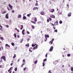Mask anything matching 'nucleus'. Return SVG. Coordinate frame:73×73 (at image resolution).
<instances>
[{
    "instance_id": "obj_60",
    "label": "nucleus",
    "mask_w": 73,
    "mask_h": 73,
    "mask_svg": "<svg viewBox=\"0 0 73 73\" xmlns=\"http://www.w3.org/2000/svg\"><path fill=\"white\" fill-rule=\"evenodd\" d=\"M2 62V61H0V64H1Z\"/></svg>"
},
{
    "instance_id": "obj_33",
    "label": "nucleus",
    "mask_w": 73,
    "mask_h": 73,
    "mask_svg": "<svg viewBox=\"0 0 73 73\" xmlns=\"http://www.w3.org/2000/svg\"><path fill=\"white\" fill-rule=\"evenodd\" d=\"M30 49V48H29V52H32V51Z\"/></svg>"
},
{
    "instance_id": "obj_11",
    "label": "nucleus",
    "mask_w": 73,
    "mask_h": 73,
    "mask_svg": "<svg viewBox=\"0 0 73 73\" xmlns=\"http://www.w3.org/2000/svg\"><path fill=\"white\" fill-rule=\"evenodd\" d=\"M8 6L9 7H10V8H12V7H13V6H11V4L10 3L9 4Z\"/></svg>"
},
{
    "instance_id": "obj_22",
    "label": "nucleus",
    "mask_w": 73,
    "mask_h": 73,
    "mask_svg": "<svg viewBox=\"0 0 73 73\" xmlns=\"http://www.w3.org/2000/svg\"><path fill=\"white\" fill-rule=\"evenodd\" d=\"M11 45H12V46H15V44L13 42H12L11 43Z\"/></svg>"
},
{
    "instance_id": "obj_64",
    "label": "nucleus",
    "mask_w": 73,
    "mask_h": 73,
    "mask_svg": "<svg viewBox=\"0 0 73 73\" xmlns=\"http://www.w3.org/2000/svg\"><path fill=\"white\" fill-rule=\"evenodd\" d=\"M56 23H58V21H56Z\"/></svg>"
},
{
    "instance_id": "obj_34",
    "label": "nucleus",
    "mask_w": 73,
    "mask_h": 73,
    "mask_svg": "<svg viewBox=\"0 0 73 73\" xmlns=\"http://www.w3.org/2000/svg\"><path fill=\"white\" fill-rule=\"evenodd\" d=\"M47 23H49V20L48 19H47Z\"/></svg>"
},
{
    "instance_id": "obj_27",
    "label": "nucleus",
    "mask_w": 73,
    "mask_h": 73,
    "mask_svg": "<svg viewBox=\"0 0 73 73\" xmlns=\"http://www.w3.org/2000/svg\"><path fill=\"white\" fill-rule=\"evenodd\" d=\"M15 70L16 71H17V68H15Z\"/></svg>"
},
{
    "instance_id": "obj_14",
    "label": "nucleus",
    "mask_w": 73,
    "mask_h": 73,
    "mask_svg": "<svg viewBox=\"0 0 73 73\" xmlns=\"http://www.w3.org/2000/svg\"><path fill=\"white\" fill-rule=\"evenodd\" d=\"M27 19V17L25 16H24L23 17V20H25Z\"/></svg>"
},
{
    "instance_id": "obj_42",
    "label": "nucleus",
    "mask_w": 73,
    "mask_h": 73,
    "mask_svg": "<svg viewBox=\"0 0 73 73\" xmlns=\"http://www.w3.org/2000/svg\"><path fill=\"white\" fill-rule=\"evenodd\" d=\"M6 27H7V28H9V26L8 25H6Z\"/></svg>"
},
{
    "instance_id": "obj_58",
    "label": "nucleus",
    "mask_w": 73,
    "mask_h": 73,
    "mask_svg": "<svg viewBox=\"0 0 73 73\" xmlns=\"http://www.w3.org/2000/svg\"><path fill=\"white\" fill-rule=\"evenodd\" d=\"M1 48L2 50H3V46H1Z\"/></svg>"
},
{
    "instance_id": "obj_8",
    "label": "nucleus",
    "mask_w": 73,
    "mask_h": 73,
    "mask_svg": "<svg viewBox=\"0 0 73 73\" xmlns=\"http://www.w3.org/2000/svg\"><path fill=\"white\" fill-rule=\"evenodd\" d=\"M21 15L19 14L18 17V19H20V18H21Z\"/></svg>"
},
{
    "instance_id": "obj_37",
    "label": "nucleus",
    "mask_w": 73,
    "mask_h": 73,
    "mask_svg": "<svg viewBox=\"0 0 73 73\" xmlns=\"http://www.w3.org/2000/svg\"><path fill=\"white\" fill-rule=\"evenodd\" d=\"M16 57V56H14L13 57V58H15V57Z\"/></svg>"
},
{
    "instance_id": "obj_53",
    "label": "nucleus",
    "mask_w": 73,
    "mask_h": 73,
    "mask_svg": "<svg viewBox=\"0 0 73 73\" xmlns=\"http://www.w3.org/2000/svg\"><path fill=\"white\" fill-rule=\"evenodd\" d=\"M12 67H11V68L9 69L10 70H11L12 69Z\"/></svg>"
},
{
    "instance_id": "obj_47",
    "label": "nucleus",
    "mask_w": 73,
    "mask_h": 73,
    "mask_svg": "<svg viewBox=\"0 0 73 73\" xmlns=\"http://www.w3.org/2000/svg\"><path fill=\"white\" fill-rule=\"evenodd\" d=\"M8 71L9 72H10V71H11V70H10V69H9V70H8Z\"/></svg>"
},
{
    "instance_id": "obj_62",
    "label": "nucleus",
    "mask_w": 73,
    "mask_h": 73,
    "mask_svg": "<svg viewBox=\"0 0 73 73\" xmlns=\"http://www.w3.org/2000/svg\"><path fill=\"white\" fill-rule=\"evenodd\" d=\"M24 65V64H22L21 65V67H23V65Z\"/></svg>"
},
{
    "instance_id": "obj_38",
    "label": "nucleus",
    "mask_w": 73,
    "mask_h": 73,
    "mask_svg": "<svg viewBox=\"0 0 73 73\" xmlns=\"http://www.w3.org/2000/svg\"><path fill=\"white\" fill-rule=\"evenodd\" d=\"M27 16L28 17H29L30 16V15L29 14L27 15Z\"/></svg>"
},
{
    "instance_id": "obj_10",
    "label": "nucleus",
    "mask_w": 73,
    "mask_h": 73,
    "mask_svg": "<svg viewBox=\"0 0 73 73\" xmlns=\"http://www.w3.org/2000/svg\"><path fill=\"white\" fill-rule=\"evenodd\" d=\"M40 14L41 15H44V12L43 11H42L40 12Z\"/></svg>"
},
{
    "instance_id": "obj_12",
    "label": "nucleus",
    "mask_w": 73,
    "mask_h": 73,
    "mask_svg": "<svg viewBox=\"0 0 73 73\" xmlns=\"http://www.w3.org/2000/svg\"><path fill=\"white\" fill-rule=\"evenodd\" d=\"M25 31V30L23 29V31H22V34L23 35H24V31Z\"/></svg>"
},
{
    "instance_id": "obj_50",
    "label": "nucleus",
    "mask_w": 73,
    "mask_h": 73,
    "mask_svg": "<svg viewBox=\"0 0 73 73\" xmlns=\"http://www.w3.org/2000/svg\"><path fill=\"white\" fill-rule=\"evenodd\" d=\"M23 62H25V60L24 59L23 60Z\"/></svg>"
},
{
    "instance_id": "obj_6",
    "label": "nucleus",
    "mask_w": 73,
    "mask_h": 73,
    "mask_svg": "<svg viewBox=\"0 0 73 73\" xmlns=\"http://www.w3.org/2000/svg\"><path fill=\"white\" fill-rule=\"evenodd\" d=\"M72 15V13H69L68 14V17H70V16H71V15Z\"/></svg>"
},
{
    "instance_id": "obj_19",
    "label": "nucleus",
    "mask_w": 73,
    "mask_h": 73,
    "mask_svg": "<svg viewBox=\"0 0 73 73\" xmlns=\"http://www.w3.org/2000/svg\"><path fill=\"white\" fill-rule=\"evenodd\" d=\"M47 56H48V53H47L45 55V57L46 58H47Z\"/></svg>"
},
{
    "instance_id": "obj_54",
    "label": "nucleus",
    "mask_w": 73,
    "mask_h": 73,
    "mask_svg": "<svg viewBox=\"0 0 73 73\" xmlns=\"http://www.w3.org/2000/svg\"><path fill=\"white\" fill-rule=\"evenodd\" d=\"M17 37H18V38H19L20 37V36H19V35H17Z\"/></svg>"
},
{
    "instance_id": "obj_21",
    "label": "nucleus",
    "mask_w": 73,
    "mask_h": 73,
    "mask_svg": "<svg viewBox=\"0 0 73 73\" xmlns=\"http://www.w3.org/2000/svg\"><path fill=\"white\" fill-rule=\"evenodd\" d=\"M37 62V60H36V61L35 62L34 64H36Z\"/></svg>"
},
{
    "instance_id": "obj_41",
    "label": "nucleus",
    "mask_w": 73,
    "mask_h": 73,
    "mask_svg": "<svg viewBox=\"0 0 73 73\" xmlns=\"http://www.w3.org/2000/svg\"><path fill=\"white\" fill-rule=\"evenodd\" d=\"M29 40H30V38H29L27 39V41H29Z\"/></svg>"
},
{
    "instance_id": "obj_48",
    "label": "nucleus",
    "mask_w": 73,
    "mask_h": 73,
    "mask_svg": "<svg viewBox=\"0 0 73 73\" xmlns=\"http://www.w3.org/2000/svg\"><path fill=\"white\" fill-rule=\"evenodd\" d=\"M49 73H52V72H51V71H50V70H49Z\"/></svg>"
},
{
    "instance_id": "obj_56",
    "label": "nucleus",
    "mask_w": 73,
    "mask_h": 73,
    "mask_svg": "<svg viewBox=\"0 0 73 73\" xmlns=\"http://www.w3.org/2000/svg\"><path fill=\"white\" fill-rule=\"evenodd\" d=\"M20 61V59H19L17 61V62Z\"/></svg>"
},
{
    "instance_id": "obj_23",
    "label": "nucleus",
    "mask_w": 73,
    "mask_h": 73,
    "mask_svg": "<svg viewBox=\"0 0 73 73\" xmlns=\"http://www.w3.org/2000/svg\"><path fill=\"white\" fill-rule=\"evenodd\" d=\"M59 23L60 24H62V21H59Z\"/></svg>"
},
{
    "instance_id": "obj_15",
    "label": "nucleus",
    "mask_w": 73,
    "mask_h": 73,
    "mask_svg": "<svg viewBox=\"0 0 73 73\" xmlns=\"http://www.w3.org/2000/svg\"><path fill=\"white\" fill-rule=\"evenodd\" d=\"M34 21H35V22H36L37 21V18L36 17H35V18H34Z\"/></svg>"
},
{
    "instance_id": "obj_63",
    "label": "nucleus",
    "mask_w": 73,
    "mask_h": 73,
    "mask_svg": "<svg viewBox=\"0 0 73 73\" xmlns=\"http://www.w3.org/2000/svg\"><path fill=\"white\" fill-rule=\"evenodd\" d=\"M53 28L54 29H56V28H55V27H53Z\"/></svg>"
},
{
    "instance_id": "obj_57",
    "label": "nucleus",
    "mask_w": 73,
    "mask_h": 73,
    "mask_svg": "<svg viewBox=\"0 0 73 73\" xmlns=\"http://www.w3.org/2000/svg\"><path fill=\"white\" fill-rule=\"evenodd\" d=\"M15 30H16V31H17V28H15Z\"/></svg>"
},
{
    "instance_id": "obj_7",
    "label": "nucleus",
    "mask_w": 73,
    "mask_h": 73,
    "mask_svg": "<svg viewBox=\"0 0 73 73\" xmlns=\"http://www.w3.org/2000/svg\"><path fill=\"white\" fill-rule=\"evenodd\" d=\"M49 35H47L46 34H45V38H49Z\"/></svg>"
},
{
    "instance_id": "obj_9",
    "label": "nucleus",
    "mask_w": 73,
    "mask_h": 73,
    "mask_svg": "<svg viewBox=\"0 0 73 73\" xmlns=\"http://www.w3.org/2000/svg\"><path fill=\"white\" fill-rule=\"evenodd\" d=\"M50 17H51V18H55V16L53 15H52V16H50Z\"/></svg>"
},
{
    "instance_id": "obj_49",
    "label": "nucleus",
    "mask_w": 73,
    "mask_h": 73,
    "mask_svg": "<svg viewBox=\"0 0 73 73\" xmlns=\"http://www.w3.org/2000/svg\"><path fill=\"white\" fill-rule=\"evenodd\" d=\"M67 7H68V8H69V5L67 4Z\"/></svg>"
},
{
    "instance_id": "obj_2",
    "label": "nucleus",
    "mask_w": 73,
    "mask_h": 73,
    "mask_svg": "<svg viewBox=\"0 0 73 73\" xmlns=\"http://www.w3.org/2000/svg\"><path fill=\"white\" fill-rule=\"evenodd\" d=\"M53 46H52L50 47L49 51H50V52H52L53 50Z\"/></svg>"
},
{
    "instance_id": "obj_52",
    "label": "nucleus",
    "mask_w": 73,
    "mask_h": 73,
    "mask_svg": "<svg viewBox=\"0 0 73 73\" xmlns=\"http://www.w3.org/2000/svg\"><path fill=\"white\" fill-rule=\"evenodd\" d=\"M1 67H2V66L1 65H0V68H1Z\"/></svg>"
},
{
    "instance_id": "obj_25",
    "label": "nucleus",
    "mask_w": 73,
    "mask_h": 73,
    "mask_svg": "<svg viewBox=\"0 0 73 73\" xmlns=\"http://www.w3.org/2000/svg\"><path fill=\"white\" fill-rule=\"evenodd\" d=\"M31 23H33V24H36V22H35V21H32Z\"/></svg>"
},
{
    "instance_id": "obj_45",
    "label": "nucleus",
    "mask_w": 73,
    "mask_h": 73,
    "mask_svg": "<svg viewBox=\"0 0 73 73\" xmlns=\"http://www.w3.org/2000/svg\"><path fill=\"white\" fill-rule=\"evenodd\" d=\"M17 31L18 32H20V31H19V29H17Z\"/></svg>"
},
{
    "instance_id": "obj_43",
    "label": "nucleus",
    "mask_w": 73,
    "mask_h": 73,
    "mask_svg": "<svg viewBox=\"0 0 73 73\" xmlns=\"http://www.w3.org/2000/svg\"><path fill=\"white\" fill-rule=\"evenodd\" d=\"M27 33L28 34H29L30 33L29 32V31H27Z\"/></svg>"
},
{
    "instance_id": "obj_30",
    "label": "nucleus",
    "mask_w": 73,
    "mask_h": 73,
    "mask_svg": "<svg viewBox=\"0 0 73 73\" xmlns=\"http://www.w3.org/2000/svg\"><path fill=\"white\" fill-rule=\"evenodd\" d=\"M49 21H51V20H52V18H51L50 17H49Z\"/></svg>"
},
{
    "instance_id": "obj_31",
    "label": "nucleus",
    "mask_w": 73,
    "mask_h": 73,
    "mask_svg": "<svg viewBox=\"0 0 73 73\" xmlns=\"http://www.w3.org/2000/svg\"><path fill=\"white\" fill-rule=\"evenodd\" d=\"M43 61H44H44H46V58H45V59H44L43 60Z\"/></svg>"
},
{
    "instance_id": "obj_39",
    "label": "nucleus",
    "mask_w": 73,
    "mask_h": 73,
    "mask_svg": "<svg viewBox=\"0 0 73 73\" xmlns=\"http://www.w3.org/2000/svg\"><path fill=\"white\" fill-rule=\"evenodd\" d=\"M8 46V44H5L6 46Z\"/></svg>"
},
{
    "instance_id": "obj_46",
    "label": "nucleus",
    "mask_w": 73,
    "mask_h": 73,
    "mask_svg": "<svg viewBox=\"0 0 73 73\" xmlns=\"http://www.w3.org/2000/svg\"><path fill=\"white\" fill-rule=\"evenodd\" d=\"M55 62H58V60H56L55 61Z\"/></svg>"
},
{
    "instance_id": "obj_5",
    "label": "nucleus",
    "mask_w": 73,
    "mask_h": 73,
    "mask_svg": "<svg viewBox=\"0 0 73 73\" xmlns=\"http://www.w3.org/2000/svg\"><path fill=\"white\" fill-rule=\"evenodd\" d=\"M8 15V13H7V14H6L5 15V17L6 19H8L9 18L8 17L9 16Z\"/></svg>"
},
{
    "instance_id": "obj_51",
    "label": "nucleus",
    "mask_w": 73,
    "mask_h": 73,
    "mask_svg": "<svg viewBox=\"0 0 73 73\" xmlns=\"http://www.w3.org/2000/svg\"><path fill=\"white\" fill-rule=\"evenodd\" d=\"M36 5L37 6H38V3H36Z\"/></svg>"
},
{
    "instance_id": "obj_36",
    "label": "nucleus",
    "mask_w": 73,
    "mask_h": 73,
    "mask_svg": "<svg viewBox=\"0 0 73 73\" xmlns=\"http://www.w3.org/2000/svg\"><path fill=\"white\" fill-rule=\"evenodd\" d=\"M12 13H14L15 12V11L13 10H12L11 12Z\"/></svg>"
},
{
    "instance_id": "obj_26",
    "label": "nucleus",
    "mask_w": 73,
    "mask_h": 73,
    "mask_svg": "<svg viewBox=\"0 0 73 73\" xmlns=\"http://www.w3.org/2000/svg\"><path fill=\"white\" fill-rule=\"evenodd\" d=\"M67 56L68 57H69L70 56V54H67Z\"/></svg>"
},
{
    "instance_id": "obj_44",
    "label": "nucleus",
    "mask_w": 73,
    "mask_h": 73,
    "mask_svg": "<svg viewBox=\"0 0 73 73\" xmlns=\"http://www.w3.org/2000/svg\"><path fill=\"white\" fill-rule=\"evenodd\" d=\"M3 3L4 4H7V3L6 2H4Z\"/></svg>"
},
{
    "instance_id": "obj_28",
    "label": "nucleus",
    "mask_w": 73,
    "mask_h": 73,
    "mask_svg": "<svg viewBox=\"0 0 73 73\" xmlns=\"http://www.w3.org/2000/svg\"><path fill=\"white\" fill-rule=\"evenodd\" d=\"M26 69H27V68L26 67H25V68H24L23 69V70H24V71H25V70H26Z\"/></svg>"
},
{
    "instance_id": "obj_1",
    "label": "nucleus",
    "mask_w": 73,
    "mask_h": 73,
    "mask_svg": "<svg viewBox=\"0 0 73 73\" xmlns=\"http://www.w3.org/2000/svg\"><path fill=\"white\" fill-rule=\"evenodd\" d=\"M5 56H2L1 57V59L2 60V59H3V60L4 61H6V59H5Z\"/></svg>"
},
{
    "instance_id": "obj_17",
    "label": "nucleus",
    "mask_w": 73,
    "mask_h": 73,
    "mask_svg": "<svg viewBox=\"0 0 73 73\" xmlns=\"http://www.w3.org/2000/svg\"><path fill=\"white\" fill-rule=\"evenodd\" d=\"M14 36L15 38H16L17 35H16V33H15L14 34Z\"/></svg>"
},
{
    "instance_id": "obj_20",
    "label": "nucleus",
    "mask_w": 73,
    "mask_h": 73,
    "mask_svg": "<svg viewBox=\"0 0 73 73\" xmlns=\"http://www.w3.org/2000/svg\"><path fill=\"white\" fill-rule=\"evenodd\" d=\"M0 38H1V39L2 40V41H3V40H4V38L2 37H0Z\"/></svg>"
},
{
    "instance_id": "obj_61",
    "label": "nucleus",
    "mask_w": 73,
    "mask_h": 73,
    "mask_svg": "<svg viewBox=\"0 0 73 73\" xmlns=\"http://www.w3.org/2000/svg\"><path fill=\"white\" fill-rule=\"evenodd\" d=\"M0 27H1V28H3V27L2 26H0Z\"/></svg>"
},
{
    "instance_id": "obj_13",
    "label": "nucleus",
    "mask_w": 73,
    "mask_h": 73,
    "mask_svg": "<svg viewBox=\"0 0 73 73\" xmlns=\"http://www.w3.org/2000/svg\"><path fill=\"white\" fill-rule=\"evenodd\" d=\"M54 12V9H52L51 10V11H50V12L53 13Z\"/></svg>"
},
{
    "instance_id": "obj_16",
    "label": "nucleus",
    "mask_w": 73,
    "mask_h": 73,
    "mask_svg": "<svg viewBox=\"0 0 73 73\" xmlns=\"http://www.w3.org/2000/svg\"><path fill=\"white\" fill-rule=\"evenodd\" d=\"M72 72H73V67H71L70 68Z\"/></svg>"
},
{
    "instance_id": "obj_24",
    "label": "nucleus",
    "mask_w": 73,
    "mask_h": 73,
    "mask_svg": "<svg viewBox=\"0 0 73 73\" xmlns=\"http://www.w3.org/2000/svg\"><path fill=\"white\" fill-rule=\"evenodd\" d=\"M32 27L33 29H35V26H33V25H32Z\"/></svg>"
},
{
    "instance_id": "obj_3",
    "label": "nucleus",
    "mask_w": 73,
    "mask_h": 73,
    "mask_svg": "<svg viewBox=\"0 0 73 73\" xmlns=\"http://www.w3.org/2000/svg\"><path fill=\"white\" fill-rule=\"evenodd\" d=\"M38 48V45L37 44L36 46L33 47V50H35V49H37Z\"/></svg>"
},
{
    "instance_id": "obj_55",
    "label": "nucleus",
    "mask_w": 73,
    "mask_h": 73,
    "mask_svg": "<svg viewBox=\"0 0 73 73\" xmlns=\"http://www.w3.org/2000/svg\"><path fill=\"white\" fill-rule=\"evenodd\" d=\"M62 14V12H60L59 13V15H61Z\"/></svg>"
},
{
    "instance_id": "obj_4",
    "label": "nucleus",
    "mask_w": 73,
    "mask_h": 73,
    "mask_svg": "<svg viewBox=\"0 0 73 73\" xmlns=\"http://www.w3.org/2000/svg\"><path fill=\"white\" fill-rule=\"evenodd\" d=\"M54 39L52 38L51 40H50V42L51 43V44H52V43H53V41H54Z\"/></svg>"
},
{
    "instance_id": "obj_32",
    "label": "nucleus",
    "mask_w": 73,
    "mask_h": 73,
    "mask_svg": "<svg viewBox=\"0 0 73 73\" xmlns=\"http://www.w3.org/2000/svg\"><path fill=\"white\" fill-rule=\"evenodd\" d=\"M36 7H34L33 9V10H36Z\"/></svg>"
},
{
    "instance_id": "obj_35",
    "label": "nucleus",
    "mask_w": 73,
    "mask_h": 73,
    "mask_svg": "<svg viewBox=\"0 0 73 73\" xmlns=\"http://www.w3.org/2000/svg\"><path fill=\"white\" fill-rule=\"evenodd\" d=\"M33 47H34V46H35L34 45V44H32V45H31Z\"/></svg>"
},
{
    "instance_id": "obj_59",
    "label": "nucleus",
    "mask_w": 73,
    "mask_h": 73,
    "mask_svg": "<svg viewBox=\"0 0 73 73\" xmlns=\"http://www.w3.org/2000/svg\"><path fill=\"white\" fill-rule=\"evenodd\" d=\"M52 25V26H54V25L53 23H51Z\"/></svg>"
},
{
    "instance_id": "obj_40",
    "label": "nucleus",
    "mask_w": 73,
    "mask_h": 73,
    "mask_svg": "<svg viewBox=\"0 0 73 73\" xmlns=\"http://www.w3.org/2000/svg\"><path fill=\"white\" fill-rule=\"evenodd\" d=\"M23 39H22L21 40V42H23Z\"/></svg>"
},
{
    "instance_id": "obj_18",
    "label": "nucleus",
    "mask_w": 73,
    "mask_h": 73,
    "mask_svg": "<svg viewBox=\"0 0 73 73\" xmlns=\"http://www.w3.org/2000/svg\"><path fill=\"white\" fill-rule=\"evenodd\" d=\"M21 25V28L20 29L21 30H22V29H23V25Z\"/></svg>"
},
{
    "instance_id": "obj_29",
    "label": "nucleus",
    "mask_w": 73,
    "mask_h": 73,
    "mask_svg": "<svg viewBox=\"0 0 73 73\" xmlns=\"http://www.w3.org/2000/svg\"><path fill=\"white\" fill-rule=\"evenodd\" d=\"M54 32H57V29H56V30H55L54 31Z\"/></svg>"
}]
</instances>
